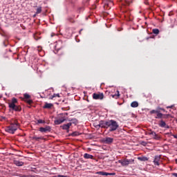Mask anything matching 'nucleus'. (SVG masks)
I'll list each match as a JSON object with an SVG mask.
<instances>
[{
  "label": "nucleus",
  "mask_w": 177,
  "mask_h": 177,
  "mask_svg": "<svg viewBox=\"0 0 177 177\" xmlns=\"http://www.w3.org/2000/svg\"><path fill=\"white\" fill-rule=\"evenodd\" d=\"M97 127L105 129H109V132H114L115 131L118 129L119 124L114 120H109L108 121L100 120L99 124H97Z\"/></svg>",
  "instance_id": "nucleus-1"
},
{
  "label": "nucleus",
  "mask_w": 177,
  "mask_h": 177,
  "mask_svg": "<svg viewBox=\"0 0 177 177\" xmlns=\"http://www.w3.org/2000/svg\"><path fill=\"white\" fill-rule=\"evenodd\" d=\"M19 128V124L17 120H12L10 122V125L6 127L5 131L8 133L14 134L15 132Z\"/></svg>",
  "instance_id": "nucleus-2"
},
{
  "label": "nucleus",
  "mask_w": 177,
  "mask_h": 177,
  "mask_svg": "<svg viewBox=\"0 0 177 177\" xmlns=\"http://www.w3.org/2000/svg\"><path fill=\"white\" fill-rule=\"evenodd\" d=\"M17 103V99L12 98V101L8 104V106L12 110H15V111H21V106L16 105Z\"/></svg>",
  "instance_id": "nucleus-3"
},
{
  "label": "nucleus",
  "mask_w": 177,
  "mask_h": 177,
  "mask_svg": "<svg viewBox=\"0 0 177 177\" xmlns=\"http://www.w3.org/2000/svg\"><path fill=\"white\" fill-rule=\"evenodd\" d=\"M151 114H156V116H155V118L156 119H168L169 117H171V115L169 114H162L161 113L158 111H151L150 112Z\"/></svg>",
  "instance_id": "nucleus-4"
},
{
  "label": "nucleus",
  "mask_w": 177,
  "mask_h": 177,
  "mask_svg": "<svg viewBox=\"0 0 177 177\" xmlns=\"http://www.w3.org/2000/svg\"><path fill=\"white\" fill-rule=\"evenodd\" d=\"M134 162L133 159H127V158H124L123 160H119L118 161V162L122 165V167H127L129 165L132 164V162Z\"/></svg>",
  "instance_id": "nucleus-5"
},
{
  "label": "nucleus",
  "mask_w": 177,
  "mask_h": 177,
  "mask_svg": "<svg viewBox=\"0 0 177 177\" xmlns=\"http://www.w3.org/2000/svg\"><path fill=\"white\" fill-rule=\"evenodd\" d=\"M104 98V94H103V93H94L93 94V99H94V100H103Z\"/></svg>",
  "instance_id": "nucleus-6"
},
{
  "label": "nucleus",
  "mask_w": 177,
  "mask_h": 177,
  "mask_svg": "<svg viewBox=\"0 0 177 177\" xmlns=\"http://www.w3.org/2000/svg\"><path fill=\"white\" fill-rule=\"evenodd\" d=\"M67 115H68L67 113H63L58 114L57 120H67Z\"/></svg>",
  "instance_id": "nucleus-7"
},
{
  "label": "nucleus",
  "mask_w": 177,
  "mask_h": 177,
  "mask_svg": "<svg viewBox=\"0 0 177 177\" xmlns=\"http://www.w3.org/2000/svg\"><path fill=\"white\" fill-rule=\"evenodd\" d=\"M149 135L152 136V138L154 140H160V139H161V137H160V136L158 134H156V133L154 131H150Z\"/></svg>",
  "instance_id": "nucleus-8"
},
{
  "label": "nucleus",
  "mask_w": 177,
  "mask_h": 177,
  "mask_svg": "<svg viewBox=\"0 0 177 177\" xmlns=\"http://www.w3.org/2000/svg\"><path fill=\"white\" fill-rule=\"evenodd\" d=\"M113 138H104V140H102V142H104V144L111 145V143H113Z\"/></svg>",
  "instance_id": "nucleus-9"
},
{
  "label": "nucleus",
  "mask_w": 177,
  "mask_h": 177,
  "mask_svg": "<svg viewBox=\"0 0 177 177\" xmlns=\"http://www.w3.org/2000/svg\"><path fill=\"white\" fill-rule=\"evenodd\" d=\"M71 123H67L65 124H63L60 126V128H62L63 130H66L67 133L69 132V128L71 127Z\"/></svg>",
  "instance_id": "nucleus-10"
},
{
  "label": "nucleus",
  "mask_w": 177,
  "mask_h": 177,
  "mask_svg": "<svg viewBox=\"0 0 177 177\" xmlns=\"http://www.w3.org/2000/svg\"><path fill=\"white\" fill-rule=\"evenodd\" d=\"M50 131H51V128L49 126L39 128V131L41 133L50 132Z\"/></svg>",
  "instance_id": "nucleus-11"
},
{
  "label": "nucleus",
  "mask_w": 177,
  "mask_h": 177,
  "mask_svg": "<svg viewBox=\"0 0 177 177\" xmlns=\"http://www.w3.org/2000/svg\"><path fill=\"white\" fill-rule=\"evenodd\" d=\"M159 127L160 128H167V129H169V126L167 125L166 124L165 122H164L162 120H160V121L159 122Z\"/></svg>",
  "instance_id": "nucleus-12"
},
{
  "label": "nucleus",
  "mask_w": 177,
  "mask_h": 177,
  "mask_svg": "<svg viewBox=\"0 0 177 177\" xmlns=\"http://www.w3.org/2000/svg\"><path fill=\"white\" fill-rule=\"evenodd\" d=\"M161 159L160 156H155L154 160H153V162H154V165L159 166L160 165V160Z\"/></svg>",
  "instance_id": "nucleus-13"
},
{
  "label": "nucleus",
  "mask_w": 177,
  "mask_h": 177,
  "mask_svg": "<svg viewBox=\"0 0 177 177\" xmlns=\"http://www.w3.org/2000/svg\"><path fill=\"white\" fill-rule=\"evenodd\" d=\"M52 107H53V104L45 102L43 109H47L48 110H49L50 109H52Z\"/></svg>",
  "instance_id": "nucleus-14"
},
{
  "label": "nucleus",
  "mask_w": 177,
  "mask_h": 177,
  "mask_svg": "<svg viewBox=\"0 0 177 177\" xmlns=\"http://www.w3.org/2000/svg\"><path fill=\"white\" fill-rule=\"evenodd\" d=\"M68 121H69V122H69L68 124H71V125H72V124H75V125H76V124H78V120H77L76 118H73V119H68Z\"/></svg>",
  "instance_id": "nucleus-15"
},
{
  "label": "nucleus",
  "mask_w": 177,
  "mask_h": 177,
  "mask_svg": "<svg viewBox=\"0 0 177 177\" xmlns=\"http://www.w3.org/2000/svg\"><path fill=\"white\" fill-rule=\"evenodd\" d=\"M14 164L17 167H23L24 165V162L19 160H14Z\"/></svg>",
  "instance_id": "nucleus-16"
},
{
  "label": "nucleus",
  "mask_w": 177,
  "mask_h": 177,
  "mask_svg": "<svg viewBox=\"0 0 177 177\" xmlns=\"http://www.w3.org/2000/svg\"><path fill=\"white\" fill-rule=\"evenodd\" d=\"M83 158H84V159H93L94 156L89 153H84V155H83Z\"/></svg>",
  "instance_id": "nucleus-17"
},
{
  "label": "nucleus",
  "mask_w": 177,
  "mask_h": 177,
  "mask_svg": "<svg viewBox=\"0 0 177 177\" xmlns=\"http://www.w3.org/2000/svg\"><path fill=\"white\" fill-rule=\"evenodd\" d=\"M64 121H66V120L57 119L55 120V124H61L62 122H64Z\"/></svg>",
  "instance_id": "nucleus-18"
},
{
  "label": "nucleus",
  "mask_w": 177,
  "mask_h": 177,
  "mask_svg": "<svg viewBox=\"0 0 177 177\" xmlns=\"http://www.w3.org/2000/svg\"><path fill=\"white\" fill-rule=\"evenodd\" d=\"M138 160H139L140 161H142V162H145V161L149 160V159L145 156L139 157V158H138Z\"/></svg>",
  "instance_id": "nucleus-19"
},
{
  "label": "nucleus",
  "mask_w": 177,
  "mask_h": 177,
  "mask_svg": "<svg viewBox=\"0 0 177 177\" xmlns=\"http://www.w3.org/2000/svg\"><path fill=\"white\" fill-rule=\"evenodd\" d=\"M44 138L42 137H37V136H34V137L32 138V140L39 141V140H42Z\"/></svg>",
  "instance_id": "nucleus-20"
},
{
  "label": "nucleus",
  "mask_w": 177,
  "mask_h": 177,
  "mask_svg": "<svg viewBox=\"0 0 177 177\" xmlns=\"http://www.w3.org/2000/svg\"><path fill=\"white\" fill-rule=\"evenodd\" d=\"M152 32L153 34H156V35H158V34H160V30L154 28L152 30Z\"/></svg>",
  "instance_id": "nucleus-21"
},
{
  "label": "nucleus",
  "mask_w": 177,
  "mask_h": 177,
  "mask_svg": "<svg viewBox=\"0 0 177 177\" xmlns=\"http://www.w3.org/2000/svg\"><path fill=\"white\" fill-rule=\"evenodd\" d=\"M131 106L132 107H138V106H139V103H138V102H136V101H134V102H131Z\"/></svg>",
  "instance_id": "nucleus-22"
},
{
  "label": "nucleus",
  "mask_w": 177,
  "mask_h": 177,
  "mask_svg": "<svg viewBox=\"0 0 177 177\" xmlns=\"http://www.w3.org/2000/svg\"><path fill=\"white\" fill-rule=\"evenodd\" d=\"M80 135H81V133H80L78 131L73 132L72 134H71V136H72L73 137L79 136H80Z\"/></svg>",
  "instance_id": "nucleus-23"
},
{
  "label": "nucleus",
  "mask_w": 177,
  "mask_h": 177,
  "mask_svg": "<svg viewBox=\"0 0 177 177\" xmlns=\"http://www.w3.org/2000/svg\"><path fill=\"white\" fill-rule=\"evenodd\" d=\"M42 12V7H38L37 8L36 15H39Z\"/></svg>",
  "instance_id": "nucleus-24"
},
{
  "label": "nucleus",
  "mask_w": 177,
  "mask_h": 177,
  "mask_svg": "<svg viewBox=\"0 0 177 177\" xmlns=\"http://www.w3.org/2000/svg\"><path fill=\"white\" fill-rule=\"evenodd\" d=\"M45 124L44 120H37V124Z\"/></svg>",
  "instance_id": "nucleus-25"
},
{
  "label": "nucleus",
  "mask_w": 177,
  "mask_h": 177,
  "mask_svg": "<svg viewBox=\"0 0 177 177\" xmlns=\"http://www.w3.org/2000/svg\"><path fill=\"white\" fill-rule=\"evenodd\" d=\"M54 97H60V95L59 93L57 94H53L51 97H50V99H53Z\"/></svg>",
  "instance_id": "nucleus-26"
},
{
  "label": "nucleus",
  "mask_w": 177,
  "mask_h": 177,
  "mask_svg": "<svg viewBox=\"0 0 177 177\" xmlns=\"http://www.w3.org/2000/svg\"><path fill=\"white\" fill-rule=\"evenodd\" d=\"M100 175H102V176H109V175H110V174L106 173L105 171H100Z\"/></svg>",
  "instance_id": "nucleus-27"
},
{
  "label": "nucleus",
  "mask_w": 177,
  "mask_h": 177,
  "mask_svg": "<svg viewBox=\"0 0 177 177\" xmlns=\"http://www.w3.org/2000/svg\"><path fill=\"white\" fill-rule=\"evenodd\" d=\"M167 109H171V110H174V111L176 110V108H175V105L167 106Z\"/></svg>",
  "instance_id": "nucleus-28"
},
{
  "label": "nucleus",
  "mask_w": 177,
  "mask_h": 177,
  "mask_svg": "<svg viewBox=\"0 0 177 177\" xmlns=\"http://www.w3.org/2000/svg\"><path fill=\"white\" fill-rule=\"evenodd\" d=\"M117 92H118V94H115V95H112L113 97H115L116 99H117L118 97H120V91H117Z\"/></svg>",
  "instance_id": "nucleus-29"
},
{
  "label": "nucleus",
  "mask_w": 177,
  "mask_h": 177,
  "mask_svg": "<svg viewBox=\"0 0 177 177\" xmlns=\"http://www.w3.org/2000/svg\"><path fill=\"white\" fill-rule=\"evenodd\" d=\"M24 97L25 99H30V95L26 93V94L24 95Z\"/></svg>",
  "instance_id": "nucleus-30"
},
{
  "label": "nucleus",
  "mask_w": 177,
  "mask_h": 177,
  "mask_svg": "<svg viewBox=\"0 0 177 177\" xmlns=\"http://www.w3.org/2000/svg\"><path fill=\"white\" fill-rule=\"evenodd\" d=\"M34 39H35L36 41H38V39H41V37H38L37 35H34Z\"/></svg>",
  "instance_id": "nucleus-31"
},
{
  "label": "nucleus",
  "mask_w": 177,
  "mask_h": 177,
  "mask_svg": "<svg viewBox=\"0 0 177 177\" xmlns=\"http://www.w3.org/2000/svg\"><path fill=\"white\" fill-rule=\"evenodd\" d=\"M27 103H28V104H31V103H32V100H28Z\"/></svg>",
  "instance_id": "nucleus-32"
},
{
  "label": "nucleus",
  "mask_w": 177,
  "mask_h": 177,
  "mask_svg": "<svg viewBox=\"0 0 177 177\" xmlns=\"http://www.w3.org/2000/svg\"><path fill=\"white\" fill-rule=\"evenodd\" d=\"M21 177H35V176L32 175H27V176H22Z\"/></svg>",
  "instance_id": "nucleus-33"
},
{
  "label": "nucleus",
  "mask_w": 177,
  "mask_h": 177,
  "mask_svg": "<svg viewBox=\"0 0 177 177\" xmlns=\"http://www.w3.org/2000/svg\"><path fill=\"white\" fill-rule=\"evenodd\" d=\"M171 136L175 139H177V135L171 134Z\"/></svg>",
  "instance_id": "nucleus-34"
},
{
  "label": "nucleus",
  "mask_w": 177,
  "mask_h": 177,
  "mask_svg": "<svg viewBox=\"0 0 177 177\" xmlns=\"http://www.w3.org/2000/svg\"><path fill=\"white\" fill-rule=\"evenodd\" d=\"M172 176L173 177H177V173H173Z\"/></svg>",
  "instance_id": "nucleus-35"
},
{
  "label": "nucleus",
  "mask_w": 177,
  "mask_h": 177,
  "mask_svg": "<svg viewBox=\"0 0 177 177\" xmlns=\"http://www.w3.org/2000/svg\"><path fill=\"white\" fill-rule=\"evenodd\" d=\"M129 115H131L132 118H135V115L133 113H129Z\"/></svg>",
  "instance_id": "nucleus-36"
},
{
  "label": "nucleus",
  "mask_w": 177,
  "mask_h": 177,
  "mask_svg": "<svg viewBox=\"0 0 177 177\" xmlns=\"http://www.w3.org/2000/svg\"><path fill=\"white\" fill-rule=\"evenodd\" d=\"M1 119L5 120H7V118L4 116H1Z\"/></svg>",
  "instance_id": "nucleus-37"
},
{
  "label": "nucleus",
  "mask_w": 177,
  "mask_h": 177,
  "mask_svg": "<svg viewBox=\"0 0 177 177\" xmlns=\"http://www.w3.org/2000/svg\"><path fill=\"white\" fill-rule=\"evenodd\" d=\"M145 5H149V1H145Z\"/></svg>",
  "instance_id": "nucleus-38"
},
{
  "label": "nucleus",
  "mask_w": 177,
  "mask_h": 177,
  "mask_svg": "<svg viewBox=\"0 0 177 177\" xmlns=\"http://www.w3.org/2000/svg\"><path fill=\"white\" fill-rule=\"evenodd\" d=\"M57 177H67L66 176L58 175Z\"/></svg>",
  "instance_id": "nucleus-39"
},
{
  "label": "nucleus",
  "mask_w": 177,
  "mask_h": 177,
  "mask_svg": "<svg viewBox=\"0 0 177 177\" xmlns=\"http://www.w3.org/2000/svg\"><path fill=\"white\" fill-rule=\"evenodd\" d=\"M169 16H172V13L169 12Z\"/></svg>",
  "instance_id": "nucleus-40"
},
{
  "label": "nucleus",
  "mask_w": 177,
  "mask_h": 177,
  "mask_svg": "<svg viewBox=\"0 0 177 177\" xmlns=\"http://www.w3.org/2000/svg\"><path fill=\"white\" fill-rule=\"evenodd\" d=\"M35 16H37V14L34 15H33V17H35Z\"/></svg>",
  "instance_id": "nucleus-41"
},
{
  "label": "nucleus",
  "mask_w": 177,
  "mask_h": 177,
  "mask_svg": "<svg viewBox=\"0 0 177 177\" xmlns=\"http://www.w3.org/2000/svg\"><path fill=\"white\" fill-rule=\"evenodd\" d=\"M114 174H109V175H113Z\"/></svg>",
  "instance_id": "nucleus-42"
},
{
  "label": "nucleus",
  "mask_w": 177,
  "mask_h": 177,
  "mask_svg": "<svg viewBox=\"0 0 177 177\" xmlns=\"http://www.w3.org/2000/svg\"><path fill=\"white\" fill-rule=\"evenodd\" d=\"M10 113H13V112H10Z\"/></svg>",
  "instance_id": "nucleus-43"
},
{
  "label": "nucleus",
  "mask_w": 177,
  "mask_h": 177,
  "mask_svg": "<svg viewBox=\"0 0 177 177\" xmlns=\"http://www.w3.org/2000/svg\"><path fill=\"white\" fill-rule=\"evenodd\" d=\"M152 111H154V110H152Z\"/></svg>",
  "instance_id": "nucleus-44"
},
{
  "label": "nucleus",
  "mask_w": 177,
  "mask_h": 177,
  "mask_svg": "<svg viewBox=\"0 0 177 177\" xmlns=\"http://www.w3.org/2000/svg\"><path fill=\"white\" fill-rule=\"evenodd\" d=\"M122 177H127V176H122Z\"/></svg>",
  "instance_id": "nucleus-45"
},
{
  "label": "nucleus",
  "mask_w": 177,
  "mask_h": 177,
  "mask_svg": "<svg viewBox=\"0 0 177 177\" xmlns=\"http://www.w3.org/2000/svg\"><path fill=\"white\" fill-rule=\"evenodd\" d=\"M1 97H0V99H1Z\"/></svg>",
  "instance_id": "nucleus-46"
}]
</instances>
